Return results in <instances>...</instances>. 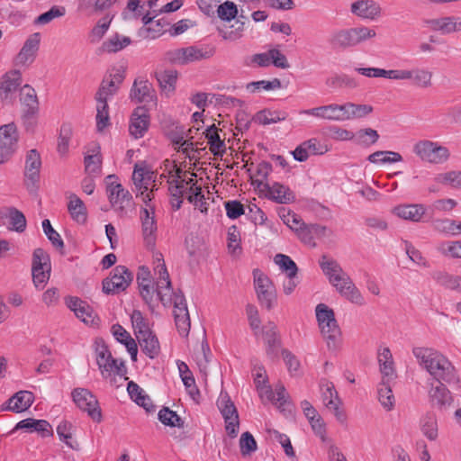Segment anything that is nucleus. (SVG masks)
<instances>
[{
    "mask_svg": "<svg viewBox=\"0 0 461 461\" xmlns=\"http://www.w3.org/2000/svg\"><path fill=\"white\" fill-rule=\"evenodd\" d=\"M414 357L438 382L455 383L458 381L456 369L441 353L429 348H414Z\"/></svg>",
    "mask_w": 461,
    "mask_h": 461,
    "instance_id": "f257e3e1",
    "label": "nucleus"
},
{
    "mask_svg": "<svg viewBox=\"0 0 461 461\" xmlns=\"http://www.w3.org/2000/svg\"><path fill=\"white\" fill-rule=\"evenodd\" d=\"M315 312L319 328L328 348L330 350L338 349L342 344V334L333 310L324 303H320L316 306Z\"/></svg>",
    "mask_w": 461,
    "mask_h": 461,
    "instance_id": "f03ea898",
    "label": "nucleus"
},
{
    "mask_svg": "<svg viewBox=\"0 0 461 461\" xmlns=\"http://www.w3.org/2000/svg\"><path fill=\"white\" fill-rule=\"evenodd\" d=\"M375 36V30L366 26H358L334 32L330 38V43L337 48L348 49L357 46Z\"/></svg>",
    "mask_w": 461,
    "mask_h": 461,
    "instance_id": "7ed1b4c3",
    "label": "nucleus"
},
{
    "mask_svg": "<svg viewBox=\"0 0 461 461\" xmlns=\"http://www.w3.org/2000/svg\"><path fill=\"white\" fill-rule=\"evenodd\" d=\"M155 258L158 261V265L155 267L154 271L158 275L155 292L164 306L171 304L175 306L176 297L184 296V294L181 292L176 293L173 291L169 275L162 258V254L157 253Z\"/></svg>",
    "mask_w": 461,
    "mask_h": 461,
    "instance_id": "20e7f679",
    "label": "nucleus"
},
{
    "mask_svg": "<svg viewBox=\"0 0 461 461\" xmlns=\"http://www.w3.org/2000/svg\"><path fill=\"white\" fill-rule=\"evenodd\" d=\"M96 364L103 378L108 379L113 375H118L120 379L128 380L127 369L123 360L114 358L108 348L104 344H97L95 348Z\"/></svg>",
    "mask_w": 461,
    "mask_h": 461,
    "instance_id": "39448f33",
    "label": "nucleus"
},
{
    "mask_svg": "<svg viewBox=\"0 0 461 461\" xmlns=\"http://www.w3.org/2000/svg\"><path fill=\"white\" fill-rule=\"evenodd\" d=\"M414 154L420 160L429 164H443L450 158L449 149L437 141L420 140L413 145Z\"/></svg>",
    "mask_w": 461,
    "mask_h": 461,
    "instance_id": "423d86ee",
    "label": "nucleus"
},
{
    "mask_svg": "<svg viewBox=\"0 0 461 461\" xmlns=\"http://www.w3.org/2000/svg\"><path fill=\"white\" fill-rule=\"evenodd\" d=\"M215 53L213 47L189 46L167 52V59L176 64L185 65L212 58Z\"/></svg>",
    "mask_w": 461,
    "mask_h": 461,
    "instance_id": "0eeeda50",
    "label": "nucleus"
},
{
    "mask_svg": "<svg viewBox=\"0 0 461 461\" xmlns=\"http://www.w3.org/2000/svg\"><path fill=\"white\" fill-rule=\"evenodd\" d=\"M254 287L262 307L271 310L276 303V289L271 279L259 269L253 270Z\"/></svg>",
    "mask_w": 461,
    "mask_h": 461,
    "instance_id": "6e6552de",
    "label": "nucleus"
},
{
    "mask_svg": "<svg viewBox=\"0 0 461 461\" xmlns=\"http://www.w3.org/2000/svg\"><path fill=\"white\" fill-rule=\"evenodd\" d=\"M50 258L42 249L38 248L32 254V275L34 285L42 289L50 276Z\"/></svg>",
    "mask_w": 461,
    "mask_h": 461,
    "instance_id": "1a4fd4ad",
    "label": "nucleus"
},
{
    "mask_svg": "<svg viewBox=\"0 0 461 461\" xmlns=\"http://www.w3.org/2000/svg\"><path fill=\"white\" fill-rule=\"evenodd\" d=\"M41 167V155L37 149H30L25 157L24 185L30 194H36L39 189L40 172Z\"/></svg>",
    "mask_w": 461,
    "mask_h": 461,
    "instance_id": "9d476101",
    "label": "nucleus"
},
{
    "mask_svg": "<svg viewBox=\"0 0 461 461\" xmlns=\"http://www.w3.org/2000/svg\"><path fill=\"white\" fill-rule=\"evenodd\" d=\"M133 279L132 273L124 266L115 267L110 276L103 281V292L117 294L126 290Z\"/></svg>",
    "mask_w": 461,
    "mask_h": 461,
    "instance_id": "9b49d317",
    "label": "nucleus"
},
{
    "mask_svg": "<svg viewBox=\"0 0 461 461\" xmlns=\"http://www.w3.org/2000/svg\"><path fill=\"white\" fill-rule=\"evenodd\" d=\"M72 397L77 407L86 411L94 421L100 422L102 420V411L98 401L89 390L77 388L72 392Z\"/></svg>",
    "mask_w": 461,
    "mask_h": 461,
    "instance_id": "f8f14e48",
    "label": "nucleus"
},
{
    "mask_svg": "<svg viewBox=\"0 0 461 461\" xmlns=\"http://www.w3.org/2000/svg\"><path fill=\"white\" fill-rule=\"evenodd\" d=\"M18 140L19 133L14 122L0 127V164L6 162L15 152Z\"/></svg>",
    "mask_w": 461,
    "mask_h": 461,
    "instance_id": "ddd939ff",
    "label": "nucleus"
},
{
    "mask_svg": "<svg viewBox=\"0 0 461 461\" xmlns=\"http://www.w3.org/2000/svg\"><path fill=\"white\" fill-rule=\"evenodd\" d=\"M321 400L325 407L333 412L336 419L344 423L347 420L346 414L340 406L342 404L333 383L322 380L321 382Z\"/></svg>",
    "mask_w": 461,
    "mask_h": 461,
    "instance_id": "4468645a",
    "label": "nucleus"
},
{
    "mask_svg": "<svg viewBox=\"0 0 461 461\" xmlns=\"http://www.w3.org/2000/svg\"><path fill=\"white\" fill-rule=\"evenodd\" d=\"M218 408L224 419L227 434L234 438L239 433L240 419L237 408L230 398L225 395L218 401Z\"/></svg>",
    "mask_w": 461,
    "mask_h": 461,
    "instance_id": "2eb2a0df",
    "label": "nucleus"
},
{
    "mask_svg": "<svg viewBox=\"0 0 461 461\" xmlns=\"http://www.w3.org/2000/svg\"><path fill=\"white\" fill-rule=\"evenodd\" d=\"M140 218L144 242L149 249H153L155 247L158 227L155 219V210L149 203H146V207L140 209Z\"/></svg>",
    "mask_w": 461,
    "mask_h": 461,
    "instance_id": "dca6fc26",
    "label": "nucleus"
},
{
    "mask_svg": "<svg viewBox=\"0 0 461 461\" xmlns=\"http://www.w3.org/2000/svg\"><path fill=\"white\" fill-rule=\"evenodd\" d=\"M330 284L337 289L341 296L345 297L352 303L357 305H364L366 303L362 294L354 285L347 273H344L341 276H339V278L334 282H331Z\"/></svg>",
    "mask_w": 461,
    "mask_h": 461,
    "instance_id": "f3484780",
    "label": "nucleus"
},
{
    "mask_svg": "<svg viewBox=\"0 0 461 461\" xmlns=\"http://www.w3.org/2000/svg\"><path fill=\"white\" fill-rule=\"evenodd\" d=\"M263 186L264 190L267 191L266 196L281 204H287L294 201V194L291 189L278 182L269 184L267 182H258V187Z\"/></svg>",
    "mask_w": 461,
    "mask_h": 461,
    "instance_id": "a211bd4d",
    "label": "nucleus"
},
{
    "mask_svg": "<svg viewBox=\"0 0 461 461\" xmlns=\"http://www.w3.org/2000/svg\"><path fill=\"white\" fill-rule=\"evenodd\" d=\"M116 180L117 177L115 175L106 176V192L113 206L119 205L120 208H123L124 203H128L131 199V195L129 191L125 190Z\"/></svg>",
    "mask_w": 461,
    "mask_h": 461,
    "instance_id": "6ab92c4d",
    "label": "nucleus"
},
{
    "mask_svg": "<svg viewBox=\"0 0 461 461\" xmlns=\"http://www.w3.org/2000/svg\"><path fill=\"white\" fill-rule=\"evenodd\" d=\"M20 102L23 105V118L30 119L39 113V100L35 89L30 85L20 87Z\"/></svg>",
    "mask_w": 461,
    "mask_h": 461,
    "instance_id": "aec40b11",
    "label": "nucleus"
},
{
    "mask_svg": "<svg viewBox=\"0 0 461 461\" xmlns=\"http://www.w3.org/2000/svg\"><path fill=\"white\" fill-rule=\"evenodd\" d=\"M173 314L179 334L186 337L189 333L191 323L185 296L176 297Z\"/></svg>",
    "mask_w": 461,
    "mask_h": 461,
    "instance_id": "412c9836",
    "label": "nucleus"
},
{
    "mask_svg": "<svg viewBox=\"0 0 461 461\" xmlns=\"http://www.w3.org/2000/svg\"><path fill=\"white\" fill-rule=\"evenodd\" d=\"M68 307L76 316L88 325H97L99 319L90 305L77 297H70L67 301Z\"/></svg>",
    "mask_w": 461,
    "mask_h": 461,
    "instance_id": "4be33fe9",
    "label": "nucleus"
},
{
    "mask_svg": "<svg viewBox=\"0 0 461 461\" xmlns=\"http://www.w3.org/2000/svg\"><path fill=\"white\" fill-rule=\"evenodd\" d=\"M22 84V75L14 69L5 73L0 77V101H7L16 92Z\"/></svg>",
    "mask_w": 461,
    "mask_h": 461,
    "instance_id": "5701e85b",
    "label": "nucleus"
},
{
    "mask_svg": "<svg viewBox=\"0 0 461 461\" xmlns=\"http://www.w3.org/2000/svg\"><path fill=\"white\" fill-rule=\"evenodd\" d=\"M149 125V114L144 106L134 109L129 126V131L135 139L143 137Z\"/></svg>",
    "mask_w": 461,
    "mask_h": 461,
    "instance_id": "b1692460",
    "label": "nucleus"
},
{
    "mask_svg": "<svg viewBox=\"0 0 461 461\" xmlns=\"http://www.w3.org/2000/svg\"><path fill=\"white\" fill-rule=\"evenodd\" d=\"M350 11L353 14L367 20H375L381 16L382 8L374 0H358L351 5Z\"/></svg>",
    "mask_w": 461,
    "mask_h": 461,
    "instance_id": "393cba45",
    "label": "nucleus"
},
{
    "mask_svg": "<svg viewBox=\"0 0 461 461\" xmlns=\"http://www.w3.org/2000/svg\"><path fill=\"white\" fill-rule=\"evenodd\" d=\"M123 75L117 71L115 74H111L108 77H105L100 87L95 94V101H104L107 102V98L116 94L121 84L123 81Z\"/></svg>",
    "mask_w": 461,
    "mask_h": 461,
    "instance_id": "a878e982",
    "label": "nucleus"
},
{
    "mask_svg": "<svg viewBox=\"0 0 461 461\" xmlns=\"http://www.w3.org/2000/svg\"><path fill=\"white\" fill-rule=\"evenodd\" d=\"M433 74L429 70L421 68L413 69H401V80H412V84L420 88L430 87Z\"/></svg>",
    "mask_w": 461,
    "mask_h": 461,
    "instance_id": "bb28decb",
    "label": "nucleus"
},
{
    "mask_svg": "<svg viewBox=\"0 0 461 461\" xmlns=\"http://www.w3.org/2000/svg\"><path fill=\"white\" fill-rule=\"evenodd\" d=\"M40 33L31 35L24 42L20 52L15 58L16 65H27L34 60L35 55L39 50Z\"/></svg>",
    "mask_w": 461,
    "mask_h": 461,
    "instance_id": "cd10ccee",
    "label": "nucleus"
},
{
    "mask_svg": "<svg viewBox=\"0 0 461 461\" xmlns=\"http://www.w3.org/2000/svg\"><path fill=\"white\" fill-rule=\"evenodd\" d=\"M427 24L432 31L441 32L443 34H450L461 32V18L446 16L427 21Z\"/></svg>",
    "mask_w": 461,
    "mask_h": 461,
    "instance_id": "c85d7f7f",
    "label": "nucleus"
},
{
    "mask_svg": "<svg viewBox=\"0 0 461 461\" xmlns=\"http://www.w3.org/2000/svg\"><path fill=\"white\" fill-rule=\"evenodd\" d=\"M393 212L403 220L419 222L426 212V208L420 203L401 204L393 209Z\"/></svg>",
    "mask_w": 461,
    "mask_h": 461,
    "instance_id": "c756f323",
    "label": "nucleus"
},
{
    "mask_svg": "<svg viewBox=\"0 0 461 461\" xmlns=\"http://www.w3.org/2000/svg\"><path fill=\"white\" fill-rule=\"evenodd\" d=\"M130 96L131 100L139 103H149L154 100L155 90L148 80L136 79L131 87Z\"/></svg>",
    "mask_w": 461,
    "mask_h": 461,
    "instance_id": "7c9ffc66",
    "label": "nucleus"
},
{
    "mask_svg": "<svg viewBox=\"0 0 461 461\" xmlns=\"http://www.w3.org/2000/svg\"><path fill=\"white\" fill-rule=\"evenodd\" d=\"M137 282L141 297L146 303H150L153 300L155 289L151 285L150 272L147 267H140L139 268Z\"/></svg>",
    "mask_w": 461,
    "mask_h": 461,
    "instance_id": "2f4dec72",
    "label": "nucleus"
},
{
    "mask_svg": "<svg viewBox=\"0 0 461 461\" xmlns=\"http://www.w3.org/2000/svg\"><path fill=\"white\" fill-rule=\"evenodd\" d=\"M14 429L37 431L44 438L52 435L51 426L45 420H35L32 418L24 419L16 424Z\"/></svg>",
    "mask_w": 461,
    "mask_h": 461,
    "instance_id": "473e14b6",
    "label": "nucleus"
},
{
    "mask_svg": "<svg viewBox=\"0 0 461 461\" xmlns=\"http://www.w3.org/2000/svg\"><path fill=\"white\" fill-rule=\"evenodd\" d=\"M429 400L433 406L446 408L452 403V396L448 389L440 381L429 391Z\"/></svg>",
    "mask_w": 461,
    "mask_h": 461,
    "instance_id": "72a5a7b5",
    "label": "nucleus"
},
{
    "mask_svg": "<svg viewBox=\"0 0 461 461\" xmlns=\"http://www.w3.org/2000/svg\"><path fill=\"white\" fill-rule=\"evenodd\" d=\"M299 113L312 115L313 117L326 121L340 122L339 116L338 114V109H336V104H330L314 108L302 110Z\"/></svg>",
    "mask_w": 461,
    "mask_h": 461,
    "instance_id": "f704fd0d",
    "label": "nucleus"
},
{
    "mask_svg": "<svg viewBox=\"0 0 461 461\" xmlns=\"http://www.w3.org/2000/svg\"><path fill=\"white\" fill-rule=\"evenodd\" d=\"M131 43V40L128 36H123L115 33L109 39L104 41L102 46L98 49L99 53H116Z\"/></svg>",
    "mask_w": 461,
    "mask_h": 461,
    "instance_id": "c9c22d12",
    "label": "nucleus"
},
{
    "mask_svg": "<svg viewBox=\"0 0 461 461\" xmlns=\"http://www.w3.org/2000/svg\"><path fill=\"white\" fill-rule=\"evenodd\" d=\"M431 277L438 285L461 293V276L446 271H435L431 274Z\"/></svg>",
    "mask_w": 461,
    "mask_h": 461,
    "instance_id": "e433bc0d",
    "label": "nucleus"
},
{
    "mask_svg": "<svg viewBox=\"0 0 461 461\" xmlns=\"http://www.w3.org/2000/svg\"><path fill=\"white\" fill-rule=\"evenodd\" d=\"M420 430L424 437L430 441H435L438 438V418L433 412H427L421 417L420 421Z\"/></svg>",
    "mask_w": 461,
    "mask_h": 461,
    "instance_id": "4c0bfd02",
    "label": "nucleus"
},
{
    "mask_svg": "<svg viewBox=\"0 0 461 461\" xmlns=\"http://www.w3.org/2000/svg\"><path fill=\"white\" fill-rule=\"evenodd\" d=\"M138 342L143 353H145L149 358H155L160 352V346L156 335L149 331L144 335H140L137 338Z\"/></svg>",
    "mask_w": 461,
    "mask_h": 461,
    "instance_id": "58836bf2",
    "label": "nucleus"
},
{
    "mask_svg": "<svg viewBox=\"0 0 461 461\" xmlns=\"http://www.w3.org/2000/svg\"><path fill=\"white\" fill-rule=\"evenodd\" d=\"M155 77L163 92L171 94L176 89L177 72L175 69H164L155 73Z\"/></svg>",
    "mask_w": 461,
    "mask_h": 461,
    "instance_id": "ea45409f",
    "label": "nucleus"
},
{
    "mask_svg": "<svg viewBox=\"0 0 461 461\" xmlns=\"http://www.w3.org/2000/svg\"><path fill=\"white\" fill-rule=\"evenodd\" d=\"M390 382L391 380L382 378L377 387L378 401L386 411L393 410L395 404V398Z\"/></svg>",
    "mask_w": 461,
    "mask_h": 461,
    "instance_id": "a19ab883",
    "label": "nucleus"
},
{
    "mask_svg": "<svg viewBox=\"0 0 461 461\" xmlns=\"http://www.w3.org/2000/svg\"><path fill=\"white\" fill-rule=\"evenodd\" d=\"M287 116L285 111L264 109L256 113L254 120L259 124L268 125L285 121Z\"/></svg>",
    "mask_w": 461,
    "mask_h": 461,
    "instance_id": "79ce46f5",
    "label": "nucleus"
},
{
    "mask_svg": "<svg viewBox=\"0 0 461 461\" xmlns=\"http://www.w3.org/2000/svg\"><path fill=\"white\" fill-rule=\"evenodd\" d=\"M68 210L74 221L78 223L86 222L87 217L86 208L83 201L76 194H71L69 196Z\"/></svg>",
    "mask_w": 461,
    "mask_h": 461,
    "instance_id": "37998d69",
    "label": "nucleus"
},
{
    "mask_svg": "<svg viewBox=\"0 0 461 461\" xmlns=\"http://www.w3.org/2000/svg\"><path fill=\"white\" fill-rule=\"evenodd\" d=\"M7 213L1 212V217L9 219L10 230L17 232H23L26 229V218L24 214L15 207H7Z\"/></svg>",
    "mask_w": 461,
    "mask_h": 461,
    "instance_id": "c03bdc74",
    "label": "nucleus"
},
{
    "mask_svg": "<svg viewBox=\"0 0 461 461\" xmlns=\"http://www.w3.org/2000/svg\"><path fill=\"white\" fill-rule=\"evenodd\" d=\"M205 137L208 140L210 145V151L215 155H222L225 151V144L220 139L218 129L213 124L210 126L205 131Z\"/></svg>",
    "mask_w": 461,
    "mask_h": 461,
    "instance_id": "a18cd8bd",
    "label": "nucleus"
},
{
    "mask_svg": "<svg viewBox=\"0 0 461 461\" xmlns=\"http://www.w3.org/2000/svg\"><path fill=\"white\" fill-rule=\"evenodd\" d=\"M320 266L330 283L334 282L345 273L337 261L329 259L326 256H322Z\"/></svg>",
    "mask_w": 461,
    "mask_h": 461,
    "instance_id": "49530a36",
    "label": "nucleus"
},
{
    "mask_svg": "<svg viewBox=\"0 0 461 461\" xmlns=\"http://www.w3.org/2000/svg\"><path fill=\"white\" fill-rule=\"evenodd\" d=\"M73 135V128L70 123L64 122L59 131L58 138L57 151L59 156L64 157L68 152L69 141Z\"/></svg>",
    "mask_w": 461,
    "mask_h": 461,
    "instance_id": "de8ad7c7",
    "label": "nucleus"
},
{
    "mask_svg": "<svg viewBox=\"0 0 461 461\" xmlns=\"http://www.w3.org/2000/svg\"><path fill=\"white\" fill-rule=\"evenodd\" d=\"M378 361L380 364V371L383 378L393 380L394 376L393 362L391 351L388 348H384L379 354Z\"/></svg>",
    "mask_w": 461,
    "mask_h": 461,
    "instance_id": "09e8293b",
    "label": "nucleus"
},
{
    "mask_svg": "<svg viewBox=\"0 0 461 461\" xmlns=\"http://www.w3.org/2000/svg\"><path fill=\"white\" fill-rule=\"evenodd\" d=\"M325 83L331 89L340 87H348L353 89L358 86L357 81L346 74L333 75L328 77Z\"/></svg>",
    "mask_w": 461,
    "mask_h": 461,
    "instance_id": "8fccbe9b",
    "label": "nucleus"
},
{
    "mask_svg": "<svg viewBox=\"0 0 461 461\" xmlns=\"http://www.w3.org/2000/svg\"><path fill=\"white\" fill-rule=\"evenodd\" d=\"M15 404L9 407V411L13 412H22L28 410L33 403L34 396L29 391H20L14 394Z\"/></svg>",
    "mask_w": 461,
    "mask_h": 461,
    "instance_id": "3c124183",
    "label": "nucleus"
},
{
    "mask_svg": "<svg viewBox=\"0 0 461 461\" xmlns=\"http://www.w3.org/2000/svg\"><path fill=\"white\" fill-rule=\"evenodd\" d=\"M367 160L374 164L395 163L401 162L402 157L395 151H375L368 156Z\"/></svg>",
    "mask_w": 461,
    "mask_h": 461,
    "instance_id": "603ef678",
    "label": "nucleus"
},
{
    "mask_svg": "<svg viewBox=\"0 0 461 461\" xmlns=\"http://www.w3.org/2000/svg\"><path fill=\"white\" fill-rule=\"evenodd\" d=\"M159 421L165 426L183 428L184 421L176 414V411H171L167 407H163L158 414Z\"/></svg>",
    "mask_w": 461,
    "mask_h": 461,
    "instance_id": "864d4df0",
    "label": "nucleus"
},
{
    "mask_svg": "<svg viewBox=\"0 0 461 461\" xmlns=\"http://www.w3.org/2000/svg\"><path fill=\"white\" fill-rule=\"evenodd\" d=\"M96 129L103 131L110 124L109 107L107 102L96 101Z\"/></svg>",
    "mask_w": 461,
    "mask_h": 461,
    "instance_id": "5fc2aeb1",
    "label": "nucleus"
},
{
    "mask_svg": "<svg viewBox=\"0 0 461 461\" xmlns=\"http://www.w3.org/2000/svg\"><path fill=\"white\" fill-rule=\"evenodd\" d=\"M281 86H282V85H281L280 79L274 78L271 81L260 80V81L250 82V83L247 84L246 89L249 93L254 94V93L259 92L260 90L270 91V90L279 89V88H281Z\"/></svg>",
    "mask_w": 461,
    "mask_h": 461,
    "instance_id": "6e6d98bb",
    "label": "nucleus"
},
{
    "mask_svg": "<svg viewBox=\"0 0 461 461\" xmlns=\"http://www.w3.org/2000/svg\"><path fill=\"white\" fill-rule=\"evenodd\" d=\"M66 9L64 6L53 5L48 12L39 15L33 22L35 25H45L56 18L64 16Z\"/></svg>",
    "mask_w": 461,
    "mask_h": 461,
    "instance_id": "4d7b16f0",
    "label": "nucleus"
},
{
    "mask_svg": "<svg viewBox=\"0 0 461 461\" xmlns=\"http://www.w3.org/2000/svg\"><path fill=\"white\" fill-rule=\"evenodd\" d=\"M131 319L136 338L151 331L147 320L139 310L132 312Z\"/></svg>",
    "mask_w": 461,
    "mask_h": 461,
    "instance_id": "13d9d810",
    "label": "nucleus"
},
{
    "mask_svg": "<svg viewBox=\"0 0 461 461\" xmlns=\"http://www.w3.org/2000/svg\"><path fill=\"white\" fill-rule=\"evenodd\" d=\"M354 138L357 144L362 146H370L378 140L379 134L375 130L366 128L359 130Z\"/></svg>",
    "mask_w": 461,
    "mask_h": 461,
    "instance_id": "bf43d9fd",
    "label": "nucleus"
},
{
    "mask_svg": "<svg viewBox=\"0 0 461 461\" xmlns=\"http://www.w3.org/2000/svg\"><path fill=\"white\" fill-rule=\"evenodd\" d=\"M435 181L439 184L449 185L453 188H461V171L438 174L435 176Z\"/></svg>",
    "mask_w": 461,
    "mask_h": 461,
    "instance_id": "052dcab7",
    "label": "nucleus"
},
{
    "mask_svg": "<svg viewBox=\"0 0 461 461\" xmlns=\"http://www.w3.org/2000/svg\"><path fill=\"white\" fill-rule=\"evenodd\" d=\"M111 22L112 18L107 15L97 22L96 25L92 29L89 35L90 41L92 43L98 42L104 37L110 27Z\"/></svg>",
    "mask_w": 461,
    "mask_h": 461,
    "instance_id": "680f3d73",
    "label": "nucleus"
},
{
    "mask_svg": "<svg viewBox=\"0 0 461 461\" xmlns=\"http://www.w3.org/2000/svg\"><path fill=\"white\" fill-rule=\"evenodd\" d=\"M275 263L278 265L283 271L286 272V276H296L298 268L290 257L284 254H276Z\"/></svg>",
    "mask_w": 461,
    "mask_h": 461,
    "instance_id": "e2e57ef3",
    "label": "nucleus"
},
{
    "mask_svg": "<svg viewBox=\"0 0 461 461\" xmlns=\"http://www.w3.org/2000/svg\"><path fill=\"white\" fill-rule=\"evenodd\" d=\"M240 447L242 456H249L257 450V442L249 431L241 434L240 438Z\"/></svg>",
    "mask_w": 461,
    "mask_h": 461,
    "instance_id": "0e129e2a",
    "label": "nucleus"
},
{
    "mask_svg": "<svg viewBox=\"0 0 461 461\" xmlns=\"http://www.w3.org/2000/svg\"><path fill=\"white\" fill-rule=\"evenodd\" d=\"M42 229H43L45 235L47 236V238L49 239V240L51 242V244L54 247H56L58 249H63L64 242H63L60 235L51 226L50 220L45 219L42 221Z\"/></svg>",
    "mask_w": 461,
    "mask_h": 461,
    "instance_id": "69168bd1",
    "label": "nucleus"
},
{
    "mask_svg": "<svg viewBox=\"0 0 461 461\" xmlns=\"http://www.w3.org/2000/svg\"><path fill=\"white\" fill-rule=\"evenodd\" d=\"M217 14L221 20L229 22L236 17L237 5L233 2L226 1L218 6Z\"/></svg>",
    "mask_w": 461,
    "mask_h": 461,
    "instance_id": "338daca9",
    "label": "nucleus"
},
{
    "mask_svg": "<svg viewBox=\"0 0 461 461\" xmlns=\"http://www.w3.org/2000/svg\"><path fill=\"white\" fill-rule=\"evenodd\" d=\"M438 250L447 257L461 258V240L443 242Z\"/></svg>",
    "mask_w": 461,
    "mask_h": 461,
    "instance_id": "774afa93",
    "label": "nucleus"
}]
</instances>
